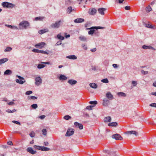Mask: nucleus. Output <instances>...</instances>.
Segmentation results:
<instances>
[{
  "label": "nucleus",
  "mask_w": 156,
  "mask_h": 156,
  "mask_svg": "<svg viewBox=\"0 0 156 156\" xmlns=\"http://www.w3.org/2000/svg\"><path fill=\"white\" fill-rule=\"evenodd\" d=\"M151 10L152 8L149 5L147 6L146 9V11L147 12H149Z\"/></svg>",
  "instance_id": "34"
},
{
  "label": "nucleus",
  "mask_w": 156,
  "mask_h": 156,
  "mask_svg": "<svg viewBox=\"0 0 156 156\" xmlns=\"http://www.w3.org/2000/svg\"><path fill=\"white\" fill-rule=\"evenodd\" d=\"M50 149L46 147H41V150L42 151H48Z\"/></svg>",
  "instance_id": "29"
},
{
  "label": "nucleus",
  "mask_w": 156,
  "mask_h": 156,
  "mask_svg": "<svg viewBox=\"0 0 156 156\" xmlns=\"http://www.w3.org/2000/svg\"><path fill=\"white\" fill-rule=\"evenodd\" d=\"M7 26L8 27H9V28H11L12 29H13L14 28H15V29H18V28H17V27H15V26H12L11 25H7Z\"/></svg>",
  "instance_id": "50"
},
{
  "label": "nucleus",
  "mask_w": 156,
  "mask_h": 156,
  "mask_svg": "<svg viewBox=\"0 0 156 156\" xmlns=\"http://www.w3.org/2000/svg\"><path fill=\"white\" fill-rule=\"evenodd\" d=\"M94 28L96 29H103L104 28L101 27H94Z\"/></svg>",
  "instance_id": "57"
},
{
  "label": "nucleus",
  "mask_w": 156,
  "mask_h": 156,
  "mask_svg": "<svg viewBox=\"0 0 156 156\" xmlns=\"http://www.w3.org/2000/svg\"><path fill=\"white\" fill-rule=\"evenodd\" d=\"M27 151L32 154H34L36 153V151L33 150L31 148H28L27 149Z\"/></svg>",
  "instance_id": "16"
},
{
  "label": "nucleus",
  "mask_w": 156,
  "mask_h": 156,
  "mask_svg": "<svg viewBox=\"0 0 156 156\" xmlns=\"http://www.w3.org/2000/svg\"><path fill=\"white\" fill-rule=\"evenodd\" d=\"M32 51L34 52H36L37 53H41L47 55L48 54V52H47L45 51H44L43 50H40L36 49H33Z\"/></svg>",
  "instance_id": "8"
},
{
  "label": "nucleus",
  "mask_w": 156,
  "mask_h": 156,
  "mask_svg": "<svg viewBox=\"0 0 156 156\" xmlns=\"http://www.w3.org/2000/svg\"><path fill=\"white\" fill-rule=\"evenodd\" d=\"M142 48L144 49H153V48L151 46H146L145 45H144L143 46Z\"/></svg>",
  "instance_id": "25"
},
{
  "label": "nucleus",
  "mask_w": 156,
  "mask_h": 156,
  "mask_svg": "<svg viewBox=\"0 0 156 156\" xmlns=\"http://www.w3.org/2000/svg\"><path fill=\"white\" fill-rule=\"evenodd\" d=\"M97 12V10L94 8L92 9H90L89 13L90 15H94L96 14Z\"/></svg>",
  "instance_id": "13"
},
{
  "label": "nucleus",
  "mask_w": 156,
  "mask_h": 156,
  "mask_svg": "<svg viewBox=\"0 0 156 156\" xmlns=\"http://www.w3.org/2000/svg\"><path fill=\"white\" fill-rule=\"evenodd\" d=\"M90 86L91 87L94 88H96L97 87V85L95 84L94 83H90Z\"/></svg>",
  "instance_id": "32"
},
{
  "label": "nucleus",
  "mask_w": 156,
  "mask_h": 156,
  "mask_svg": "<svg viewBox=\"0 0 156 156\" xmlns=\"http://www.w3.org/2000/svg\"><path fill=\"white\" fill-rule=\"evenodd\" d=\"M106 97L109 100H112L113 99V96L110 92H108L107 93Z\"/></svg>",
  "instance_id": "9"
},
{
  "label": "nucleus",
  "mask_w": 156,
  "mask_h": 156,
  "mask_svg": "<svg viewBox=\"0 0 156 156\" xmlns=\"http://www.w3.org/2000/svg\"><path fill=\"white\" fill-rule=\"evenodd\" d=\"M8 4L9 5L10 4L9 3L7 2H3L2 3V5L4 7H6L7 8L8 7V6H9L8 5Z\"/></svg>",
  "instance_id": "28"
},
{
  "label": "nucleus",
  "mask_w": 156,
  "mask_h": 156,
  "mask_svg": "<svg viewBox=\"0 0 156 156\" xmlns=\"http://www.w3.org/2000/svg\"><path fill=\"white\" fill-rule=\"evenodd\" d=\"M73 10H74V9H72V7L70 6L68 8L67 11L68 13H70Z\"/></svg>",
  "instance_id": "30"
},
{
  "label": "nucleus",
  "mask_w": 156,
  "mask_h": 156,
  "mask_svg": "<svg viewBox=\"0 0 156 156\" xmlns=\"http://www.w3.org/2000/svg\"><path fill=\"white\" fill-rule=\"evenodd\" d=\"M35 84L37 86H38L42 83V79L40 77H38L35 78Z\"/></svg>",
  "instance_id": "7"
},
{
  "label": "nucleus",
  "mask_w": 156,
  "mask_h": 156,
  "mask_svg": "<svg viewBox=\"0 0 156 156\" xmlns=\"http://www.w3.org/2000/svg\"><path fill=\"white\" fill-rule=\"evenodd\" d=\"M102 104L103 106H107L108 105V104L109 103V101L106 98H105L103 99Z\"/></svg>",
  "instance_id": "11"
},
{
  "label": "nucleus",
  "mask_w": 156,
  "mask_h": 156,
  "mask_svg": "<svg viewBox=\"0 0 156 156\" xmlns=\"http://www.w3.org/2000/svg\"><path fill=\"white\" fill-rule=\"evenodd\" d=\"M30 25L29 23L26 21H23L20 23L19 26H21L22 28L20 27V29H26L27 27Z\"/></svg>",
  "instance_id": "2"
},
{
  "label": "nucleus",
  "mask_w": 156,
  "mask_h": 156,
  "mask_svg": "<svg viewBox=\"0 0 156 156\" xmlns=\"http://www.w3.org/2000/svg\"><path fill=\"white\" fill-rule=\"evenodd\" d=\"M71 118V117L69 115H65L64 117V119L66 120H68L69 119H70Z\"/></svg>",
  "instance_id": "39"
},
{
  "label": "nucleus",
  "mask_w": 156,
  "mask_h": 156,
  "mask_svg": "<svg viewBox=\"0 0 156 156\" xmlns=\"http://www.w3.org/2000/svg\"><path fill=\"white\" fill-rule=\"evenodd\" d=\"M44 19V17H37L35 18V20L36 21H41L42 20Z\"/></svg>",
  "instance_id": "33"
},
{
  "label": "nucleus",
  "mask_w": 156,
  "mask_h": 156,
  "mask_svg": "<svg viewBox=\"0 0 156 156\" xmlns=\"http://www.w3.org/2000/svg\"><path fill=\"white\" fill-rule=\"evenodd\" d=\"M32 92L31 91L29 90V91H27V92H26V95H28L30 94H32Z\"/></svg>",
  "instance_id": "51"
},
{
  "label": "nucleus",
  "mask_w": 156,
  "mask_h": 156,
  "mask_svg": "<svg viewBox=\"0 0 156 156\" xmlns=\"http://www.w3.org/2000/svg\"><path fill=\"white\" fill-rule=\"evenodd\" d=\"M34 148H35L36 149L39 150H41V146L34 145Z\"/></svg>",
  "instance_id": "41"
},
{
  "label": "nucleus",
  "mask_w": 156,
  "mask_h": 156,
  "mask_svg": "<svg viewBox=\"0 0 156 156\" xmlns=\"http://www.w3.org/2000/svg\"><path fill=\"white\" fill-rule=\"evenodd\" d=\"M29 135L30 137H34L35 136V133L34 131H32L29 134Z\"/></svg>",
  "instance_id": "38"
},
{
  "label": "nucleus",
  "mask_w": 156,
  "mask_h": 156,
  "mask_svg": "<svg viewBox=\"0 0 156 156\" xmlns=\"http://www.w3.org/2000/svg\"><path fill=\"white\" fill-rule=\"evenodd\" d=\"M71 3V1L70 0H66L65 1V4L66 5H69Z\"/></svg>",
  "instance_id": "46"
},
{
  "label": "nucleus",
  "mask_w": 156,
  "mask_h": 156,
  "mask_svg": "<svg viewBox=\"0 0 156 156\" xmlns=\"http://www.w3.org/2000/svg\"><path fill=\"white\" fill-rule=\"evenodd\" d=\"M13 123H16L17 124L19 125H20V123L17 121H13L12 122Z\"/></svg>",
  "instance_id": "54"
},
{
  "label": "nucleus",
  "mask_w": 156,
  "mask_h": 156,
  "mask_svg": "<svg viewBox=\"0 0 156 156\" xmlns=\"http://www.w3.org/2000/svg\"><path fill=\"white\" fill-rule=\"evenodd\" d=\"M12 73V71L11 70L9 69L6 70L4 73V75H9L11 74Z\"/></svg>",
  "instance_id": "21"
},
{
  "label": "nucleus",
  "mask_w": 156,
  "mask_h": 156,
  "mask_svg": "<svg viewBox=\"0 0 156 156\" xmlns=\"http://www.w3.org/2000/svg\"><path fill=\"white\" fill-rule=\"evenodd\" d=\"M61 22V20L57 21L55 23L52 24L51 25V27L52 28H58L61 25L60 23Z\"/></svg>",
  "instance_id": "3"
},
{
  "label": "nucleus",
  "mask_w": 156,
  "mask_h": 156,
  "mask_svg": "<svg viewBox=\"0 0 156 156\" xmlns=\"http://www.w3.org/2000/svg\"><path fill=\"white\" fill-rule=\"evenodd\" d=\"M46 65L44 64H39L37 66V68L39 69H41L44 68Z\"/></svg>",
  "instance_id": "36"
},
{
  "label": "nucleus",
  "mask_w": 156,
  "mask_h": 156,
  "mask_svg": "<svg viewBox=\"0 0 156 156\" xmlns=\"http://www.w3.org/2000/svg\"><path fill=\"white\" fill-rule=\"evenodd\" d=\"M101 82L105 83H108V80L106 78L104 79L101 80Z\"/></svg>",
  "instance_id": "44"
},
{
  "label": "nucleus",
  "mask_w": 156,
  "mask_h": 156,
  "mask_svg": "<svg viewBox=\"0 0 156 156\" xmlns=\"http://www.w3.org/2000/svg\"><path fill=\"white\" fill-rule=\"evenodd\" d=\"M150 106L151 107H156V103H151L150 105Z\"/></svg>",
  "instance_id": "52"
},
{
  "label": "nucleus",
  "mask_w": 156,
  "mask_h": 156,
  "mask_svg": "<svg viewBox=\"0 0 156 156\" xmlns=\"http://www.w3.org/2000/svg\"><path fill=\"white\" fill-rule=\"evenodd\" d=\"M67 58L70 59H76L77 58V57L74 55H71L67 56Z\"/></svg>",
  "instance_id": "27"
},
{
  "label": "nucleus",
  "mask_w": 156,
  "mask_h": 156,
  "mask_svg": "<svg viewBox=\"0 0 156 156\" xmlns=\"http://www.w3.org/2000/svg\"><path fill=\"white\" fill-rule=\"evenodd\" d=\"M93 107L92 106H89L87 107L86 108L89 110L92 109Z\"/></svg>",
  "instance_id": "56"
},
{
  "label": "nucleus",
  "mask_w": 156,
  "mask_h": 156,
  "mask_svg": "<svg viewBox=\"0 0 156 156\" xmlns=\"http://www.w3.org/2000/svg\"><path fill=\"white\" fill-rule=\"evenodd\" d=\"M104 121L105 122H110L111 121V118L110 116H108L105 118Z\"/></svg>",
  "instance_id": "18"
},
{
  "label": "nucleus",
  "mask_w": 156,
  "mask_h": 156,
  "mask_svg": "<svg viewBox=\"0 0 156 156\" xmlns=\"http://www.w3.org/2000/svg\"><path fill=\"white\" fill-rule=\"evenodd\" d=\"M45 117V116L44 115H42L40 116L39 118L41 119H43Z\"/></svg>",
  "instance_id": "62"
},
{
  "label": "nucleus",
  "mask_w": 156,
  "mask_h": 156,
  "mask_svg": "<svg viewBox=\"0 0 156 156\" xmlns=\"http://www.w3.org/2000/svg\"><path fill=\"white\" fill-rule=\"evenodd\" d=\"M132 84L134 86H136L137 84L136 82L135 81H132Z\"/></svg>",
  "instance_id": "53"
},
{
  "label": "nucleus",
  "mask_w": 156,
  "mask_h": 156,
  "mask_svg": "<svg viewBox=\"0 0 156 156\" xmlns=\"http://www.w3.org/2000/svg\"><path fill=\"white\" fill-rule=\"evenodd\" d=\"M79 39L81 41H87V38L84 36H81L79 37Z\"/></svg>",
  "instance_id": "26"
},
{
  "label": "nucleus",
  "mask_w": 156,
  "mask_h": 156,
  "mask_svg": "<svg viewBox=\"0 0 156 156\" xmlns=\"http://www.w3.org/2000/svg\"><path fill=\"white\" fill-rule=\"evenodd\" d=\"M62 44V41H58L56 44V45H61Z\"/></svg>",
  "instance_id": "55"
},
{
  "label": "nucleus",
  "mask_w": 156,
  "mask_h": 156,
  "mask_svg": "<svg viewBox=\"0 0 156 156\" xmlns=\"http://www.w3.org/2000/svg\"><path fill=\"white\" fill-rule=\"evenodd\" d=\"M96 48H94L93 49H91L90 50V51L92 52H95V51H96Z\"/></svg>",
  "instance_id": "64"
},
{
  "label": "nucleus",
  "mask_w": 156,
  "mask_h": 156,
  "mask_svg": "<svg viewBox=\"0 0 156 156\" xmlns=\"http://www.w3.org/2000/svg\"><path fill=\"white\" fill-rule=\"evenodd\" d=\"M16 111V110L14 109L12 111H11L10 109H8L6 111L8 113H12Z\"/></svg>",
  "instance_id": "49"
},
{
  "label": "nucleus",
  "mask_w": 156,
  "mask_h": 156,
  "mask_svg": "<svg viewBox=\"0 0 156 156\" xmlns=\"http://www.w3.org/2000/svg\"><path fill=\"white\" fill-rule=\"evenodd\" d=\"M125 8L126 10H129L130 9V7L129 6H126L125 7Z\"/></svg>",
  "instance_id": "61"
},
{
  "label": "nucleus",
  "mask_w": 156,
  "mask_h": 156,
  "mask_svg": "<svg viewBox=\"0 0 156 156\" xmlns=\"http://www.w3.org/2000/svg\"><path fill=\"white\" fill-rule=\"evenodd\" d=\"M42 134L43 135L45 136L47 134V130L46 129H43L42 130Z\"/></svg>",
  "instance_id": "40"
},
{
  "label": "nucleus",
  "mask_w": 156,
  "mask_h": 156,
  "mask_svg": "<svg viewBox=\"0 0 156 156\" xmlns=\"http://www.w3.org/2000/svg\"><path fill=\"white\" fill-rule=\"evenodd\" d=\"M118 95L119 96H121L125 97L126 96V94L125 93L123 92L118 93Z\"/></svg>",
  "instance_id": "35"
},
{
  "label": "nucleus",
  "mask_w": 156,
  "mask_h": 156,
  "mask_svg": "<svg viewBox=\"0 0 156 156\" xmlns=\"http://www.w3.org/2000/svg\"><path fill=\"white\" fill-rule=\"evenodd\" d=\"M7 144L8 145H12V143L11 141H9L8 142Z\"/></svg>",
  "instance_id": "58"
},
{
  "label": "nucleus",
  "mask_w": 156,
  "mask_h": 156,
  "mask_svg": "<svg viewBox=\"0 0 156 156\" xmlns=\"http://www.w3.org/2000/svg\"><path fill=\"white\" fill-rule=\"evenodd\" d=\"M57 38L60 40H62L64 39V37L63 36H62L61 34H58L57 35Z\"/></svg>",
  "instance_id": "31"
},
{
  "label": "nucleus",
  "mask_w": 156,
  "mask_h": 156,
  "mask_svg": "<svg viewBox=\"0 0 156 156\" xmlns=\"http://www.w3.org/2000/svg\"><path fill=\"white\" fill-rule=\"evenodd\" d=\"M30 98L33 100H35L37 98L34 96H32L30 97Z\"/></svg>",
  "instance_id": "60"
},
{
  "label": "nucleus",
  "mask_w": 156,
  "mask_h": 156,
  "mask_svg": "<svg viewBox=\"0 0 156 156\" xmlns=\"http://www.w3.org/2000/svg\"><path fill=\"white\" fill-rule=\"evenodd\" d=\"M68 83L71 85L75 84L77 83V81L72 80H70L68 81Z\"/></svg>",
  "instance_id": "20"
},
{
  "label": "nucleus",
  "mask_w": 156,
  "mask_h": 156,
  "mask_svg": "<svg viewBox=\"0 0 156 156\" xmlns=\"http://www.w3.org/2000/svg\"><path fill=\"white\" fill-rule=\"evenodd\" d=\"M18 77L19 78V80H16V83L20 84H23L25 82V81L24 80V79L23 77H22L20 76H18Z\"/></svg>",
  "instance_id": "4"
},
{
  "label": "nucleus",
  "mask_w": 156,
  "mask_h": 156,
  "mask_svg": "<svg viewBox=\"0 0 156 156\" xmlns=\"http://www.w3.org/2000/svg\"><path fill=\"white\" fill-rule=\"evenodd\" d=\"M127 133L128 134H133L135 135L136 136H137L138 135V133L135 131H128L127 132Z\"/></svg>",
  "instance_id": "17"
},
{
  "label": "nucleus",
  "mask_w": 156,
  "mask_h": 156,
  "mask_svg": "<svg viewBox=\"0 0 156 156\" xmlns=\"http://www.w3.org/2000/svg\"><path fill=\"white\" fill-rule=\"evenodd\" d=\"M74 125L76 127L79 128L80 129H82L83 128V126L82 124L79 123L77 122L74 123Z\"/></svg>",
  "instance_id": "10"
},
{
  "label": "nucleus",
  "mask_w": 156,
  "mask_h": 156,
  "mask_svg": "<svg viewBox=\"0 0 156 156\" xmlns=\"http://www.w3.org/2000/svg\"><path fill=\"white\" fill-rule=\"evenodd\" d=\"M45 45V43L43 42H41L40 43H38L36 44L35 45V47H40V48H41L44 47Z\"/></svg>",
  "instance_id": "12"
},
{
  "label": "nucleus",
  "mask_w": 156,
  "mask_h": 156,
  "mask_svg": "<svg viewBox=\"0 0 156 156\" xmlns=\"http://www.w3.org/2000/svg\"><path fill=\"white\" fill-rule=\"evenodd\" d=\"M60 80H66L67 79V78L64 75H61L59 77Z\"/></svg>",
  "instance_id": "24"
},
{
  "label": "nucleus",
  "mask_w": 156,
  "mask_h": 156,
  "mask_svg": "<svg viewBox=\"0 0 156 156\" xmlns=\"http://www.w3.org/2000/svg\"><path fill=\"white\" fill-rule=\"evenodd\" d=\"M112 137L115 138L117 140H122L123 139L122 137L120 134H116L113 135Z\"/></svg>",
  "instance_id": "6"
},
{
  "label": "nucleus",
  "mask_w": 156,
  "mask_h": 156,
  "mask_svg": "<svg viewBox=\"0 0 156 156\" xmlns=\"http://www.w3.org/2000/svg\"><path fill=\"white\" fill-rule=\"evenodd\" d=\"M74 133V130L72 129H68L66 134V136H70L72 135Z\"/></svg>",
  "instance_id": "5"
},
{
  "label": "nucleus",
  "mask_w": 156,
  "mask_h": 156,
  "mask_svg": "<svg viewBox=\"0 0 156 156\" xmlns=\"http://www.w3.org/2000/svg\"><path fill=\"white\" fill-rule=\"evenodd\" d=\"M141 72L142 74L143 75H146L148 73V71H145L143 70H141Z\"/></svg>",
  "instance_id": "43"
},
{
  "label": "nucleus",
  "mask_w": 156,
  "mask_h": 156,
  "mask_svg": "<svg viewBox=\"0 0 156 156\" xmlns=\"http://www.w3.org/2000/svg\"><path fill=\"white\" fill-rule=\"evenodd\" d=\"M89 103L91 105H96L97 102L96 101H91L89 102Z\"/></svg>",
  "instance_id": "45"
},
{
  "label": "nucleus",
  "mask_w": 156,
  "mask_h": 156,
  "mask_svg": "<svg viewBox=\"0 0 156 156\" xmlns=\"http://www.w3.org/2000/svg\"><path fill=\"white\" fill-rule=\"evenodd\" d=\"M14 104L15 103L13 101L10 102L8 103V105H12Z\"/></svg>",
  "instance_id": "63"
},
{
  "label": "nucleus",
  "mask_w": 156,
  "mask_h": 156,
  "mask_svg": "<svg viewBox=\"0 0 156 156\" xmlns=\"http://www.w3.org/2000/svg\"><path fill=\"white\" fill-rule=\"evenodd\" d=\"M31 107L34 109H36L37 108V104H33L31 105Z\"/></svg>",
  "instance_id": "42"
},
{
  "label": "nucleus",
  "mask_w": 156,
  "mask_h": 156,
  "mask_svg": "<svg viewBox=\"0 0 156 156\" xmlns=\"http://www.w3.org/2000/svg\"><path fill=\"white\" fill-rule=\"evenodd\" d=\"M106 10V9L103 8H101L98 9V11L99 13L101 15H104L105 14L104 11Z\"/></svg>",
  "instance_id": "14"
},
{
  "label": "nucleus",
  "mask_w": 156,
  "mask_h": 156,
  "mask_svg": "<svg viewBox=\"0 0 156 156\" xmlns=\"http://www.w3.org/2000/svg\"><path fill=\"white\" fill-rule=\"evenodd\" d=\"M48 31V29H44L43 30H40L38 31L39 33L40 34H42L44 33H45L46 32H47Z\"/></svg>",
  "instance_id": "19"
},
{
  "label": "nucleus",
  "mask_w": 156,
  "mask_h": 156,
  "mask_svg": "<svg viewBox=\"0 0 156 156\" xmlns=\"http://www.w3.org/2000/svg\"><path fill=\"white\" fill-rule=\"evenodd\" d=\"M12 49V48L11 47H8L6 48L5 49L4 51L5 52L9 51H10Z\"/></svg>",
  "instance_id": "37"
},
{
  "label": "nucleus",
  "mask_w": 156,
  "mask_h": 156,
  "mask_svg": "<svg viewBox=\"0 0 156 156\" xmlns=\"http://www.w3.org/2000/svg\"><path fill=\"white\" fill-rule=\"evenodd\" d=\"M95 30H90L88 31V34H94Z\"/></svg>",
  "instance_id": "47"
},
{
  "label": "nucleus",
  "mask_w": 156,
  "mask_h": 156,
  "mask_svg": "<svg viewBox=\"0 0 156 156\" xmlns=\"http://www.w3.org/2000/svg\"><path fill=\"white\" fill-rule=\"evenodd\" d=\"M9 4H9V5L8 4V5L9 6H8V7L7 8H13V7H14V5L13 4H12V3H9Z\"/></svg>",
  "instance_id": "48"
},
{
  "label": "nucleus",
  "mask_w": 156,
  "mask_h": 156,
  "mask_svg": "<svg viewBox=\"0 0 156 156\" xmlns=\"http://www.w3.org/2000/svg\"><path fill=\"white\" fill-rule=\"evenodd\" d=\"M117 125V123L116 122H112L110 123H109L108 124V125L109 126H111L112 127H115Z\"/></svg>",
  "instance_id": "22"
},
{
  "label": "nucleus",
  "mask_w": 156,
  "mask_h": 156,
  "mask_svg": "<svg viewBox=\"0 0 156 156\" xmlns=\"http://www.w3.org/2000/svg\"><path fill=\"white\" fill-rule=\"evenodd\" d=\"M83 48L84 50H87V46L84 44H83L82 45Z\"/></svg>",
  "instance_id": "59"
},
{
  "label": "nucleus",
  "mask_w": 156,
  "mask_h": 156,
  "mask_svg": "<svg viewBox=\"0 0 156 156\" xmlns=\"http://www.w3.org/2000/svg\"><path fill=\"white\" fill-rule=\"evenodd\" d=\"M8 59L7 58H2L0 59V65L3 63L8 61Z\"/></svg>",
  "instance_id": "23"
},
{
  "label": "nucleus",
  "mask_w": 156,
  "mask_h": 156,
  "mask_svg": "<svg viewBox=\"0 0 156 156\" xmlns=\"http://www.w3.org/2000/svg\"><path fill=\"white\" fill-rule=\"evenodd\" d=\"M104 152L112 156H116V152L114 151L113 149L112 148H109L108 149L104 150Z\"/></svg>",
  "instance_id": "1"
},
{
  "label": "nucleus",
  "mask_w": 156,
  "mask_h": 156,
  "mask_svg": "<svg viewBox=\"0 0 156 156\" xmlns=\"http://www.w3.org/2000/svg\"><path fill=\"white\" fill-rule=\"evenodd\" d=\"M84 21V20L82 18H77L76 19L74 20V22L75 23H82Z\"/></svg>",
  "instance_id": "15"
}]
</instances>
